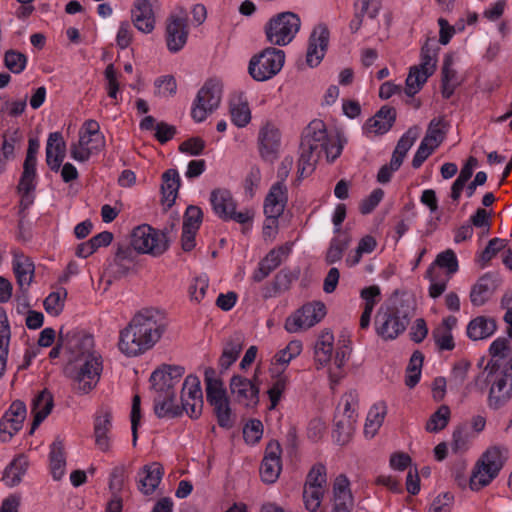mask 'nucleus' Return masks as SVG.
I'll use <instances>...</instances> for the list:
<instances>
[{"instance_id":"obj_1","label":"nucleus","mask_w":512,"mask_h":512,"mask_svg":"<svg viewBox=\"0 0 512 512\" xmlns=\"http://www.w3.org/2000/svg\"><path fill=\"white\" fill-rule=\"evenodd\" d=\"M167 328L162 312L146 308L137 312L129 324L120 332L118 347L128 357H135L151 349Z\"/></svg>"},{"instance_id":"obj_2","label":"nucleus","mask_w":512,"mask_h":512,"mask_svg":"<svg viewBox=\"0 0 512 512\" xmlns=\"http://www.w3.org/2000/svg\"><path fill=\"white\" fill-rule=\"evenodd\" d=\"M103 370L99 354L74 356L64 368V374L72 381L73 389L79 394L93 390L100 380Z\"/></svg>"},{"instance_id":"obj_3","label":"nucleus","mask_w":512,"mask_h":512,"mask_svg":"<svg viewBox=\"0 0 512 512\" xmlns=\"http://www.w3.org/2000/svg\"><path fill=\"white\" fill-rule=\"evenodd\" d=\"M391 305L380 308L375 317V329L383 340H394L410 321L411 309L405 300L391 299Z\"/></svg>"},{"instance_id":"obj_4","label":"nucleus","mask_w":512,"mask_h":512,"mask_svg":"<svg viewBox=\"0 0 512 512\" xmlns=\"http://www.w3.org/2000/svg\"><path fill=\"white\" fill-rule=\"evenodd\" d=\"M436 40L428 38L421 48V63L410 67L405 81V94L413 98L436 70Z\"/></svg>"},{"instance_id":"obj_5","label":"nucleus","mask_w":512,"mask_h":512,"mask_svg":"<svg viewBox=\"0 0 512 512\" xmlns=\"http://www.w3.org/2000/svg\"><path fill=\"white\" fill-rule=\"evenodd\" d=\"M505 452L506 450L499 446H492L482 454L469 479L471 490L479 491L498 476L506 460Z\"/></svg>"},{"instance_id":"obj_6","label":"nucleus","mask_w":512,"mask_h":512,"mask_svg":"<svg viewBox=\"0 0 512 512\" xmlns=\"http://www.w3.org/2000/svg\"><path fill=\"white\" fill-rule=\"evenodd\" d=\"M484 382L490 384L488 405L497 410L512 397V365L506 367H486Z\"/></svg>"},{"instance_id":"obj_7","label":"nucleus","mask_w":512,"mask_h":512,"mask_svg":"<svg viewBox=\"0 0 512 512\" xmlns=\"http://www.w3.org/2000/svg\"><path fill=\"white\" fill-rule=\"evenodd\" d=\"M105 147V137L100 132L96 120H87L79 131V140L70 147L71 157L79 162H87L91 154L100 152Z\"/></svg>"},{"instance_id":"obj_8","label":"nucleus","mask_w":512,"mask_h":512,"mask_svg":"<svg viewBox=\"0 0 512 512\" xmlns=\"http://www.w3.org/2000/svg\"><path fill=\"white\" fill-rule=\"evenodd\" d=\"M301 21L293 12H281L273 16L265 25V35L269 43L276 46L289 44L300 29Z\"/></svg>"},{"instance_id":"obj_9","label":"nucleus","mask_w":512,"mask_h":512,"mask_svg":"<svg viewBox=\"0 0 512 512\" xmlns=\"http://www.w3.org/2000/svg\"><path fill=\"white\" fill-rule=\"evenodd\" d=\"M131 246L138 253L157 257L168 249L169 240L166 232L154 229L148 224H142L133 229Z\"/></svg>"},{"instance_id":"obj_10","label":"nucleus","mask_w":512,"mask_h":512,"mask_svg":"<svg viewBox=\"0 0 512 512\" xmlns=\"http://www.w3.org/2000/svg\"><path fill=\"white\" fill-rule=\"evenodd\" d=\"M284 62L283 50L267 47L250 59L248 72L254 80L266 81L280 72Z\"/></svg>"},{"instance_id":"obj_11","label":"nucleus","mask_w":512,"mask_h":512,"mask_svg":"<svg viewBox=\"0 0 512 512\" xmlns=\"http://www.w3.org/2000/svg\"><path fill=\"white\" fill-rule=\"evenodd\" d=\"M210 202L213 211L222 220H233L244 225L251 222L254 217V211L251 209L236 212V201L228 189L217 188L212 190Z\"/></svg>"},{"instance_id":"obj_12","label":"nucleus","mask_w":512,"mask_h":512,"mask_svg":"<svg viewBox=\"0 0 512 512\" xmlns=\"http://www.w3.org/2000/svg\"><path fill=\"white\" fill-rule=\"evenodd\" d=\"M222 84L216 79H209L198 91L191 116L196 122H202L207 115L218 108L221 101Z\"/></svg>"},{"instance_id":"obj_13","label":"nucleus","mask_w":512,"mask_h":512,"mask_svg":"<svg viewBox=\"0 0 512 512\" xmlns=\"http://www.w3.org/2000/svg\"><path fill=\"white\" fill-rule=\"evenodd\" d=\"M326 315L324 303L312 302L303 305L292 317L287 318L285 329L295 333L300 329H308L319 323Z\"/></svg>"},{"instance_id":"obj_14","label":"nucleus","mask_w":512,"mask_h":512,"mask_svg":"<svg viewBox=\"0 0 512 512\" xmlns=\"http://www.w3.org/2000/svg\"><path fill=\"white\" fill-rule=\"evenodd\" d=\"M281 146V133L272 123H266L259 130L258 148L261 158L273 163L279 156Z\"/></svg>"},{"instance_id":"obj_15","label":"nucleus","mask_w":512,"mask_h":512,"mask_svg":"<svg viewBox=\"0 0 512 512\" xmlns=\"http://www.w3.org/2000/svg\"><path fill=\"white\" fill-rule=\"evenodd\" d=\"M330 33L325 24H318L309 37L306 62L310 67H316L325 56L329 44Z\"/></svg>"},{"instance_id":"obj_16","label":"nucleus","mask_w":512,"mask_h":512,"mask_svg":"<svg viewBox=\"0 0 512 512\" xmlns=\"http://www.w3.org/2000/svg\"><path fill=\"white\" fill-rule=\"evenodd\" d=\"M189 30L186 17L170 16L166 26V43L170 52L180 51L187 42Z\"/></svg>"},{"instance_id":"obj_17","label":"nucleus","mask_w":512,"mask_h":512,"mask_svg":"<svg viewBox=\"0 0 512 512\" xmlns=\"http://www.w3.org/2000/svg\"><path fill=\"white\" fill-rule=\"evenodd\" d=\"M230 391L239 403L245 406L256 405L259 402V387L253 380L240 375H234L230 380Z\"/></svg>"},{"instance_id":"obj_18","label":"nucleus","mask_w":512,"mask_h":512,"mask_svg":"<svg viewBox=\"0 0 512 512\" xmlns=\"http://www.w3.org/2000/svg\"><path fill=\"white\" fill-rule=\"evenodd\" d=\"M328 140L325 123L322 120L315 119L303 130L301 146H306L309 150H316L317 153H321V148L327 144Z\"/></svg>"},{"instance_id":"obj_19","label":"nucleus","mask_w":512,"mask_h":512,"mask_svg":"<svg viewBox=\"0 0 512 512\" xmlns=\"http://www.w3.org/2000/svg\"><path fill=\"white\" fill-rule=\"evenodd\" d=\"M26 418V406L25 403L16 400L12 402L10 408L4 413L0 420V433L5 434L9 431V437H13L21 428Z\"/></svg>"},{"instance_id":"obj_20","label":"nucleus","mask_w":512,"mask_h":512,"mask_svg":"<svg viewBox=\"0 0 512 512\" xmlns=\"http://www.w3.org/2000/svg\"><path fill=\"white\" fill-rule=\"evenodd\" d=\"M499 284L498 278L492 273L481 276L472 286L470 301L474 306L484 305L493 295Z\"/></svg>"},{"instance_id":"obj_21","label":"nucleus","mask_w":512,"mask_h":512,"mask_svg":"<svg viewBox=\"0 0 512 512\" xmlns=\"http://www.w3.org/2000/svg\"><path fill=\"white\" fill-rule=\"evenodd\" d=\"M164 474L163 466L158 462L144 465L139 471L138 489L144 495H151L159 486Z\"/></svg>"},{"instance_id":"obj_22","label":"nucleus","mask_w":512,"mask_h":512,"mask_svg":"<svg viewBox=\"0 0 512 512\" xmlns=\"http://www.w3.org/2000/svg\"><path fill=\"white\" fill-rule=\"evenodd\" d=\"M34 270V263L29 257H26L23 254H14L13 271L19 286V292L23 293L24 299L26 298L28 288L33 281Z\"/></svg>"},{"instance_id":"obj_23","label":"nucleus","mask_w":512,"mask_h":512,"mask_svg":"<svg viewBox=\"0 0 512 512\" xmlns=\"http://www.w3.org/2000/svg\"><path fill=\"white\" fill-rule=\"evenodd\" d=\"M293 157L286 156L282 159L278 170H277V182H275L266 195L270 200L273 198V206L277 204V200L288 202V190L285 185V180L290 174V171L293 167Z\"/></svg>"},{"instance_id":"obj_24","label":"nucleus","mask_w":512,"mask_h":512,"mask_svg":"<svg viewBox=\"0 0 512 512\" xmlns=\"http://www.w3.org/2000/svg\"><path fill=\"white\" fill-rule=\"evenodd\" d=\"M349 480L344 474L336 477L333 485V509L332 512H351L353 497L349 489Z\"/></svg>"},{"instance_id":"obj_25","label":"nucleus","mask_w":512,"mask_h":512,"mask_svg":"<svg viewBox=\"0 0 512 512\" xmlns=\"http://www.w3.org/2000/svg\"><path fill=\"white\" fill-rule=\"evenodd\" d=\"M66 156V143L60 132L50 133L46 144V163L58 172Z\"/></svg>"},{"instance_id":"obj_26","label":"nucleus","mask_w":512,"mask_h":512,"mask_svg":"<svg viewBox=\"0 0 512 512\" xmlns=\"http://www.w3.org/2000/svg\"><path fill=\"white\" fill-rule=\"evenodd\" d=\"M396 109L394 107L384 105L376 114L369 118L365 123V129L376 135H382L388 132L395 123Z\"/></svg>"},{"instance_id":"obj_27","label":"nucleus","mask_w":512,"mask_h":512,"mask_svg":"<svg viewBox=\"0 0 512 512\" xmlns=\"http://www.w3.org/2000/svg\"><path fill=\"white\" fill-rule=\"evenodd\" d=\"M54 407V399L52 393L48 389L42 390L32 400V413L34 415L31 424L30 434L32 435L37 427L51 413Z\"/></svg>"},{"instance_id":"obj_28","label":"nucleus","mask_w":512,"mask_h":512,"mask_svg":"<svg viewBox=\"0 0 512 512\" xmlns=\"http://www.w3.org/2000/svg\"><path fill=\"white\" fill-rule=\"evenodd\" d=\"M206 400L209 405L228 399L227 391L221 378L217 377L216 370L207 367L204 371Z\"/></svg>"},{"instance_id":"obj_29","label":"nucleus","mask_w":512,"mask_h":512,"mask_svg":"<svg viewBox=\"0 0 512 512\" xmlns=\"http://www.w3.org/2000/svg\"><path fill=\"white\" fill-rule=\"evenodd\" d=\"M154 6L133 4L131 8V21L140 32L150 34L155 29L156 18Z\"/></svg>"},{"instance_id":"obj_30","label":"nucleus","mask_w":512,"mask_h":512,"mask_svg":"<svg viewBox=\"0 0 512 512\" xmlns=\"http://www.w3.org/2000/svg\"><path fill=\"white\" fill-rule=\"evenodd\" d=\"M491 360L486 367H506L512 365V349L507 338H497L489 348Z\"/></svg>"},{"instance_id":"obj_31","label":"nucleus","mask_w":512,"mask_h":512,"mask_svg":"<svg viewBox=\"0 0 512 512\" xmlns=\"http://www.w3.org/2000/svg\"><path fill=\"white\" fill-rule=\"evenodd\" d=\"M154 413L158 418H176L181 415L179 405L174 404L175 392H155Z\"/></svg>"},{"instance_id":"obj_32","label":"nucleus","mask_w":512,"mask_h":512,"mask_svg":"<svg viewBox=\"0 0 512 512\" xmlns=\"http://www.w3.org/2000/svg\"><path fill=\"white\" fill-rule=\"evenodd\" d=\"M334 336L330 330H323L314 346V360L316 368L321 369L327 365L332 357Z\"/></svg>"},{"instance_id":"obj_33","label":"nucleus","mask_w":512,"mask_h":512,"mask_svg":"<svg viewBox=\"0 0 512 512\" xmlns=\"http://www.w3.org/2000/svg\"><path fill=\"white\" fill-rule=\"evenodd\" d=\"M273 202V198L270 200L268 197H265L264 214L267 218L263 226V235L265 237L273 236L278 227V218L283 214L287 205L286 201L277 200V204L273 206Z\"/></svg>"},{"instance_id":"obj_34","label":"nucleus","mask_w":512,"mask_h":512,"mask_svg":"<svg viewBox=\"0 0 512 512\" xmlns=\"http://www.w3.org/2000/svg\"><path fill=\"white\" fill-rule=\"evenodd\" d=\"M243 342L244 338L240 333H235L227 339L219 358V366L222 370H227L237 360L243 349Z\"/></svg>"},{"instance_id":"obj_35","label":"nucleus","mask_w":512,"mask_h":512,"mask_svg":"<svg viewBox=\"0 0 512 512\" xmlns=\"http://www.w3.org/2000/svg\"><path fill=\"white\" fill-rule=\"evenodd\" d=\"M356 421L357 415H353V411L348 415H336L333 437L338 444L344 445L350 440L355 430Z\"/></svg>"},{"instance_id":"obj_36","label":"nucleus","mask_w":512,"mask_h":512,"mask_svg":"<svg viewBox=\"0 0 512 512\" xmlns=\"http://www.w3.org/2000/svg\"><path fill=\"white\" fill-rule=\"evenodd\" d=\"M180 188V176L176 169H168L162 174L161 191L163 203L167 208H171L175 203L178 190Z\"/></svg>"},{"instance_id":"obj_37","label":"nucleus","mask_w":512,"mask_h":512,"mask_svg":"<svg viewBox=\"0 0 512 512\" xmlns=\"http://www.w3.org/2000/svg\"><path fill=\"white\" fill-rule=\"evenodd\" d=\"M112 414L105 411L103 415L97 416L94 423L95 444L102 452H108L110 449V438L108 432L112 427Z\"/></svg>"},{"instance_id":"obj_38","label":"nucleus","mask_w":512,"mask_h":512,"mask_svg":"<svg viewBox=\"0 0 512 512\" xmlns=\"http://www.w3.org/2000/svg\"><path fill=\"white\" fill-rule=\"evenodd\" d=\"M496 322L492 318L478 316L471 320L467 326V336L471 340H482L491 336L496 330Z\"/></svg>"},{"instance_id":"obj_39","label":"nucleus","mask_w":512,"mask_h":512,"mask_svg":"<svg viewBox=\"0 0 512 512\" xmlns=\"http://www.w3.org/2000/svg\"><path fill=\"white\" fill-rule=\"evenodd\" d=\"M65 466L64 441L58 436L50 446V468L54 480H60L64 476Z\"/></svg>"},{"instance_id":"obj_40","label":"nucleus","mask_w":512,"mask_h":512,"mask_svg":"<svg viewBox=\"0 0 512 512\" xmlns=\"http://www.w3.org/2000/svg\"><path fill=\"white\" fill-rule=\"evenodd\" d=\"M181 396H187L193 401L192 411L196 415L200 409H203V393L200 380L196 375H188L183 383Z\"/></svg>"},{"instance_id":"obj_41","label":"nucleus","mask_w":512,"mask_h":512,"mask_svg":"<svg viewBox=\"0 0 512 512\" xmlns=\"http://www.w3.org/2000/svg\"><path fill=\"white\" fill-rule=\"evenodd\" d=\"M477 163V159L473 156H470L466 163L461 168L458 177L451 186L450 197L453 201L457 202L460 199L461 193L465 186L467 185L469 179L472 177L473 170L477 166Z\"/></svg>"},{"instance_id":"obj_42","label":"nucleus","mask_w":512,"mask_h":512,"mask_svg":"<svg viewBox=\"0 0 512 512\" xmlns=\"http://www.w3.org/2000/svg\"><path fill=\"white\" fill-rule=\"evenodd\" d=\"M10 337L11 331L6 312L0 307V378L6 369Z\"/></svg>"},{"instance_id":"obj_43","label":"nucleus","mask_w":512,"mask_h":512,"mask_svg":"<svg viewBox=\"0 0 512 512\" xmlns=\"http://www.w3.org/2000/svg\"><path fill=\"white\" fill-rule=\"evenodd\" d=\"M28 462L23 455H20L13 459V461L5 468L2 480L9 487L17 486L23 475L26 473Z\"/></svg>"},{"instance_id":"obj_44","label":"nucleus","mask_w":512,"mask_h":512,"mask_svg":"<svg viewBox=\"0 0 512 512\" xmlns=\"http://www.w3.org/2000/svg\"><path fill=\"white\" fill-rule=\"evenodd\" d=\"M419 136V128L417 126L410 127L398 140L397 145L392 153V159H394V165L396 163L402 164L407 152L414 145L416 139Z\"/></svg>"},{"instance_id":"obj_45","label":"nucleus","mask_w":512,"mask_h":512,"mask_svg":"<svg viewBox=\"0 0 512 512\" xmlns=\"http://www.w3.org/2000/svg\"><path fill=\"white\" fill-rule=\"evenodd\" d=\"M451 66L452 58L450 56H446L441 71V93L445 99H449L453 95L458 85L456 82L457 73Z\"/></svg>"},{"instance_id":"obj_46","label":"nucleus","mask_w":512,"mask_h":512,"mask_svg":"<svg viewBox=\"0 0 512 512\" xmlns=\"http://www.w3.org/2000/svg\"><path fill=\"white\" fill-rule=\"evenodd\" d=\"M300 154L298 159V179L310 175L320 157L321 153H317L316 150H309L306 146H299Z\"/></svg>"},{"instance_id":"obj_47","label":"nucleus","mask_w":512,"mask_h":512,"mask_svg":"<svg viewBox=\"0 0 512 512\" xmlns=\"http://www.w3.org/2000/svg\"><path fill=\"white\" fill-rule=\"evenodd\" d=\"M386 413L387 406L384 402H379L372 406L365 423V433L367 435L370 434L371 437L375 435L382 425Z\"/></svg>"},{"instance_id":"obj_48","label":"nucleus","mask_w":512,"mask_h":512,"mask_svg":"<svg viewBox=\"0 0 512 512\" xmlns=\"http://www.w3.org/2000/svg\"><path fill=\"white\" fill-rule=\"evenodd\" d=\"M221 428L231 429L235 425V416L232 414L229 399L210 405Z\"/></svg>"},{"instance_id":"obj_49","label":"nucleus","mask_w":512,"mask_h":512,"mask_svg":"<svg viewBox=\"0 0 512 512\" xmlns=\"http://www.w3.org/2000/svg\"><path fill=\"white\" fill-rule=\"evenodd\" d=\"M127 479V470L124 465L115 466L109 478V490L112 493L111 500H118L122 502L120 493L123 491Z\"/></svg>"},{"instance_id":"obj_50","label":"nucleus","mask_w":512,"mask_h":512,"mask_svg":"<svg viewBox=\"0 0 512 512\" xmlns=\"http://www.w3.org/2000/svg\"><path fill=\"white\" fill-rule=\"evenodd\" d=\"M446 126L447 124L443 118L432 119L428 125V129L423 140L433 144L434 147H438L445 138Z\"/></svg>"},{"instance_id":"obj_51","label":"nucleus","mask_w":512,"mask_h":512,"mask_svg":"<svg viewBox=\"0 0 512 512\" xmlns=\"http://www.w3.org/2000/svg\"><path fill=\"white\" fill-rule=\"evenodd\" d=\"M291 252V244L285 243L277 248L268 252V254L260 261L272 272L280 266L283 259L286 258Z\"/></svg>"},{"instance_id":"obj_52","label":"nucleus","mask_w":512,"mask_h":512,"mask_svg":"<svg viewBox=\"0 0 512 512\" xmlns=\"http://www.w3.org/2000/svg\"><path fill=\"white\" fill-rule=\"evenodd\" d=\"M300 269L290 270L288 268L281 269L274 277L273 291L277 294L281 291H286L290 288L293 281L298 279Z\"/></svg>"},{"instance_id":"obj_53","label":"nucleus","mask_w":512,"mask_h":512,"mask_svg":"<svg viewBox=\"0 0 512 512\" xmlns=\"http://www.w3.org/2000/svg\"><path fill=\"white\" fill-rule=\"evenodd\" d=\"M450 419V408L447 405H441L436 412H434L426 423V430L428 432H438L443 430Z\"/></svg>"},{"instance_id":"obj_54","label":"nucleus","mask_w":512,"mask_h":512,"mask_svg":"<svg viewBox=\"0 0 512 512\" xmlns=\"http://www.w3.org/2000/svg\"><path fill=\"white\" fill-rule=\"evenodd\" d=\"M326 485V467L322 463H317L313 465L306 476L304 486L325 490Z\"/></svg>"},{"instance_id":"obj_55","label":"nucleus","mask_w":512,"mask_h":512,"mask_svg":"<svg viewBox=\"0 0 512 512\" xmlns=\"http://www.w3.org/2000/svg\"><path fill=\"white\" fill-rule=\"evenodd\" d=\"M66 296V289L50 293L43 302L46 312L58 316L63 311Z\"/></svg>"},{"instance_id":"obj_56","label":"nucleus","mask_w":512,"mask_h":512,"mask_svg":"<svg viewBox=\"0 0 512 512\" xmlns=\"http://www.w3.org/2000/svg\"><path fill=\"white\" fill-rule=\"evenodd\" d=\"M166 371L161 367L154 370L150 376L151 388L155 392H175L174 386L176 385L173 380L168 379Z\"/></svg>"},{"instance_id":"obj_57","label":"nucleus","mask_w":512,"mask_h":512,"mask_svg":"<svg viewBox=\"0 0 512 512\" xmlns=\"http://www.w3.org/2000/svg\"><path fill=\"white\" fill-rule=\"evenodd\" d=\"M325 490L311 488V487H303V502L305 508L310 512H316L323 500Z\"/></svg>"},{"instance_id":"obj_58","label":"nucleus","mask_w":512,"mask_h":512,"mask_svg":"<svg viewBox=\"0 0 512 512\" xmlns=\"http://www.w3.org/2000/svg\"><path fill=\"white\" fill-rule=\"evenodd\" d=\"M434 267L445 268L448 275H452L458 271V260L452 249H447L439 253L432 264Z\"/></svg>"},{"instance_id":"obj_59","label":"nucleus","mask_w":512,"mask_h":512,"mask_svg":"<svg viewBox=\"0 0 512 512\" xmlns=\"http://www.w3.org/2000/svg\"><path fill=\"white\" fill-rule=\"evenodd\" d=\"M230 113L232 122L237 127H245L251 120V112L247 103H231Z\"/></svg>"},{"instance_id":"obj_60","label":"nucleus","mask_w":512,"mask_h":512,"mask_svg":"<svg viewBox=\"0 0 512 512\" xmlns=\"http://www.w3.org/2000/svg\"><path fill=\"white\" fill-rule=\"evenodd\" d=\"M27 63V57L18 51L8 50L4 56V64L12 73H21Z\"/></svg>"},{"instance_id":"obj_61","label":"nucleus","mask_w":512,"mask_h":512,"mask_svg":"<svg viewBox=\"0 0 512 512\" xmlns=\"http://www.w3.org/2000/svg\"><path fill=\"white\" fill-rule=\"evenodd\" d=\"M432 338L435 341L439 350L451 351L455 347L453 335L445 327L437 326L432 331Z\"/></svg>"},{"instance_id":"obj_62","label":"nucleus","mask_w":512,"mask_h":512,"mask_svg":"<svg viewBox=\"0 0 512 512\" xmlns=\"http://www.w3.org/2000/svg\"><path fill=\"white\" fill-rule=\"evenodd\" d=\"M203 219V212L198 206L189 205L184 214L182 229L198 231Z\"/></svg>"},{"instance_id":"obj_63","label":"nucleus","mask_w":512,"mask_h":512,"mask_svg":"<svg viewBox=\"0 0 512 512\" xmlns=\"http://www.w3.org/2000/svg\"><path fill=\"white\" fill-rule=\"evenodd\" d=\"M281 469V462L263 459L260 467V475L262 480L269 484L274 483L278 479Z\"/></svg>"},{"instance_id":"obj_64","label":"nucleus","mask_w":512,"mask_h":512,"mask_svg":"<svg viewBox=\"0 0 512 512\" xmlns=\"http://www.w3.org/2000/svg\"><path fill=\"white\" fill-rule=\"evenodd\" d=\"M263 434V424L258 419H251L243 428L244 440L249 444H256Z\"/></svg>"}]
</instances>
